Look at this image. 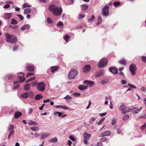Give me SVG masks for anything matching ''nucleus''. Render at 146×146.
Listing matches in <instances>:
<instances>
[{"mask_svg": "<svg viewBox=\"0 0 146 146\" xmlns=\"http://www.w3.org/2000/svg\"><path fill=\"white\" fill-rule=\"evenodd\" d=\"M48 9L49 11H52L53 13L56 15H60L62 12V9L61 7H57L54 5H50Z\"/></svg>", "mask_w": 146, "mask_h": 146, "instance_id": "f257e3e1", "label": "nucleus"}, {"mask_svg": "<svg viewBox=\"0 0 146 146\" xmlns=\"http://www.w3.org/2000/svg\"><path fill=\"white\" fill-rule=\"evenodd\" d=\"M6 41L7 42L11 43H15L17 40L16 36L13 35H11L9 33H6L5 35Z\"/></svg>", "mask_w": 146, "mask_h": 146, "instance_id": "f03ea898", "label": "nucleus"}, {"mask_svg": "<svg viewBox=\"0 0 146 146\" xmlns=\"http://www.w3.org/2000/svg\"><path fill=\"white\" fill-rule=\"evenodd\" d=\"M108 62L107 59L106 58H103L98 62V67L99 68L104 67L106 66Z\"/></svg>", "mask_w": 146, "mask_h": 146, "instance_id": "7ed1b4c3", "label": "nucleus"}, {"mask_svg": "<svg viewBox=\"0 0 146 146\" xmlns=\"http://www.w3.org/2000/svg\"><path fill=\"white\" fill-rule=\"evenodd\" d=\"M78 72L76 69H72L69 72L68 77L70 79L74 78L77 75Z\"/></svg>", "mask_w": 146, "mask_h": 146, "instance_id": "20e7f679", "label": "nucleus"}, {"mask_svg": "<svg viewBox=\"0 0 146 146\" xmlns=\"http://www.w3.org/2000/svg\"><path fill=\"white\" fill-rule=\"evenodd\" d=\"M136 70L137 67L135 65L133 64H131L129 67V70L133 76L135 75Z\"/></svg>", "mask_w": 146, "mask_h": 146, "instance_id": "39448f33", "label": "nucleus"}, {"mask_svg": "<svg viewBox=\"0 0 146 146\" xmlns=\"http://www.w3.org/2000/svg\"><path fill=\"white\" fill-rule=\"evenodd\" d=\"M45 85L43 82H39L37 85V89L39 91H43L45 90Z\"/></svg>", "mask_w": 146, "mask_h": 146, "instance_id": "423d86ee", "label": "nucleus"}, {"mask_svg": "<svg viewBox=\"0 0 146 146\" xmlns=\"http://www.w3.org/2000/svg\"><path fill=\"white\" fill-rule=\"evenodd\" d=\"M84 137V143L85 144H88V141L89 140L91 136V135L85 133L83 134Z\"/></svg>", "mask_w": 146, "mask_h": 146, "instance_id": "0eeeda50", "label": "nucleus"}, {"mask_svg": "<svg viewBox=\"0 0 146 146\" xmlns=\"http://www.w3.org/2000/svg\"><path fill=\"white\" fill-rule=\"evenodd\" d=\"M109 6L108 5L105 6L103 8L102 10L103 15L105 16H107L108 15Z\"/></svg>", "mask_w": 146, "mask_h": 146, "instance_id": "6e6552de", "label": "nucleus"}, {"mask_svg": "<svg viewBox=\"0 0 146 146\" xmlns=\"http://www.w3.org/2000/svg\"><path fill=\"white\" fill-rule=\"evenodd\" d=\"M111 135V132L109 131H105L103 133H100L99 135V137H102L104 136H110Z\"/></svg>", "mask_w": 146, "mask_h": 146, "instance_id": "1a4fd4ad", "label": "nucleus"}, {"mask_svg": "<svg viewBox=\"0 0 146 146\" xmlns=\"http://www.w3.org/2000/svg\"><path fill=\"white\" fill-rule=\"evenodd\" d=\"M83 84H86L88 87H91L94 84L93 81L90 80H86L84 82Z\"/></svg>", "mask_w": 146, "mask_h": 146, "instance_id": "9d476101", "label": "nucleus"}, {"mask_svg": "<svg viewBox=\"0 0 146 146\" xmlns=\"http://www.w3.org/2000/svg\"><path fill=\"white\" fill-rule=\"evenodd\" d=\"M91 66L88 64L86 65L83 68V71L84 72H88L91 70Z\"/></svg>", "mask_w": 146, "mask_h": 146, "instance_id": "9b49d317", "label": "nucleus"}, {"mask_svg": "<svg viewBox=\"0 0 146 146\" xmlns=\"http://www.w3.org/2000/svg\"><path fill=\"white\" fill-rule=\"evenodd\" d=\"M12 14V13H5L4 14L3 17L6 20L8 19L11 18Z\"/></svg>", "mask_w": 146, "mask_h": 146, "instance_id": "f8f14e48", "label": "nucleus"}, {"mask_svg": "<svg viewBox=\"0 0 146 146\" xmlns=\"http://www.w3.org/2000/svg\"><path fill=\"white\" fill-rule=\"evenodd\" d=\"M26 69L28 71H33L34 70V67L33 65L29 64L26 66Z\"/></svg>", "mask_w": 146, "mask_h": 146, "instance_id": "ddd939ff", "label": "nucleus"}, {"mask_svg": "<svg viewBox=\"0 0 146 146\" xmlns=\"http://www.w3.org/2000/svg\"><path fill=\"white\" fill-rule=\"evenodd\" d=\"M110 71L115 74L117 73V70L115 67H110L109 68Z\"/></svg>", "mask_w": 146, "mask_h": 146, "instance_id": "4468645a", "label": "nucleus"}, {"mask_svg": "<svg viewBox=\"0 0 146 146\" xmlns=\"http://www.w3.org/2000/svg\"><path fill=\"white\" fill-rule=\"evenodd\" d=\"M140 111L137 107L133 108L132 109V112L133 113H138Z\"/></svg>", "mask_w": 146, "mask_h": 146, "instance_id": "2eb2a0df", "label": "nucleus"}, {"mask_svg": "<svg viewBox=\"0 0 146 146\" xmlns=\"http://www.w3.org/2000/svg\"><path fill=\"white\" fill-rule=\"evenodd\" d=\"M104 70H102L100 72H97L96 73L95 76L96 77L101 76L103 75L104 73Z\"/></svg>", "mask_w": 146, "mask_h": 146, "instance_id": "dca6fc26", "label": "nucleus"}, {"mask_svg": "<svg viewBox=\"0 0 146 146\" xmlns=\"http://www.w3.org/2000/svg\"><path fill=\"white\" fill-rule=\"evenodd\" d=\"M50 135V134L47 133H43L41 135V137H40V139H43L46 137H48Z\"/></svg>", "mask_w": 146, "mask_h": 146, "instance_id": "f3484780", "label": "nucleus"}, {"mask_svg": "<svg viewBox=\"0 0 146 146\" xmlns=\"http://www.w3.org/2000/svg\"><path fill=\"white\" fill-rule=\"evenodd\" d=\"M49 142L53 143H56L58 141V139L56 137H55L53 138L50 139L48 141Z\"/></svg>", "mask_w": 146, "mask_h": 146, "instance_id": "a211bd4d", "label": "nucleus"}, {"mask_svg": "<svg viewBox=\"0 0 146 146\" xmlns=\"http://www.w3.org/2000/svg\"><path fill=\"white\" fill-rule=\"evenodd\" d=\"M88 86L84 85H81L79 86L78 88L81 90H83L87 89Z\"/></svg>", "mask_w": 146, "mask_h": 146, "instance_id": "6ab92c4d", "label": "nucleus"}, {"mask_svg": "<svg viewBox=\"0 0 146 146\" xmlns=\"http://www.w3.org/2000/svg\"><path fill=\"white\" fill-rule=\"evenodd\" d=\"M22 114V113L21 112L19 111L17 112L14 114L15 118H18Z\"/></svg>", "mask_w": 146, "mask_h": 146, "instance_id": "aec40b11", "label": "nucleus"}, {"mask_svg": "<svg viewBox=\"0 0 146 146\" xmlns=\"http://www.w3.org/2000/svg\"><path fill=\"white\" fill-rule=\"evenodd\" d=\"M31 7V5L29 4L28 3H24L22 5V8L23 9L25 8L26 7Z\"/></svg>", "mask_w": 146, "mask_h": 146, "instance_id": "412c9836", "label": "nucleus"}, {"mask_svg": "<svg viewBox=\"0 0 146 146\" xmlns=\"http://www.w3.org/2000/svg\"><path fill=\"white\" fill-rule=\"evenodd\" d=\"M59 67L57 66H54L52 67L51 68V70L52 72H54L55 71H56L58 70Z\"/></svg>", "mask_w": 146, "mask_h": 146, "instance_id": "4be33fe9", "label": "nucleus"}, {"mask_svg": "<svg viewBox=\"0 0 146 146\" xmlns=\"http://www.w3.org/2000/svg\"><path fill=\"white\" fill-rule=\"evenodd\" d=\"M119 63L123 65H126V63L125 60L124 59H122L119 60Z\"/></svg>", "mask_w": 146, "mask_h": 146, "instance_id": "5701e85b", "label": "nucleus"}, {"mask_svg": "<svg viewBox=\"0 0 146 146\" xmlns=\"http://www.w3.org/2000/svg\"><path fill=\"white\" fill-rule=\"evenodd\" d=\"M125 108V106L123 104H121L119 108V110L121 111V112L122 114Z\"/></svg>", "mask_w": 146, "mask_h": 146, "instance_id": "b1692460", "label": "nucleus"}, {"mask_svg": "<svg viewBox=\"0 0 146 146\" xmlns=\"http://www.w3.org/2000/svg\"><path fill=\"white\" fill-rule=\"evenodd\" d=\"M43 98V96L41 94L36 95L35 97V99L36 100H40Z\"/></svg>", "mask_w": 146, "mask_h": 146, "instance_id": "393cba45", "label": "nucleus"}, {"mask_svg": "<svg viewBox=\"0 0 146 146\" xmlns=\"http://www.w3.org/2000/svg\"><path fill=\"white\" fill-rule=\"evenodd\" d=\"M31 11V9L30 8L25 9L24 10V14H27L29 13Z\"/></svg>", "mask_w": 146, "mask_h": 146, "instance_id": "a878e982", "label": "nucleus"}, {"mask_svg": "<svg viewBox=\"0 0 146 146\" xmlns=\"http://www.w3.org/2000/svg\"><path fill=\"white\" fill-rule=\"evenodd\" d=\"M131 109L130 108H125L123 112V114H125L127 112H129L131 111Z\"/></svg>", "mask_w": 146, "mask_h": 146, "instance_id": "bb28decb", "label": "nucleus"}, {"mask_svg": "<svg viewBox=\"0 0 146 146\" xmlns=\"http://www.w3.org/2000/svg\"><path fill=\"white\" fill-rule=\"evenodd\" d=\"M30 94L28 92H25L23 93L22 95V97L24 98H27L29 96Z\"/></svg>", "mask_w": 146, "mask_h": 146, "instance_id": "cd10ccee", "label": "nucleus"}, {"mask_svg": "<svg viewBox=\"0 0 146 146\" xmlns=\"http://www.w3.org/2000/svg\"><path fill=\"white\" fill-rule=\"evenodd\" d=\"M31 129L34 131H37L39 130V127L37 126L33 127L31 128Z\"/></svg>", "mask_w": 146, "mask_h": 146, "instance_id": "c85d7f7f", "label": "nucleus"}, {"mask_svg": "<svg viewBox=\"0 0 146 146\" xmlns=\"http://www.w3.org/2000/svg\"><path fill=\"white\" fill-rule=\"evenodd\" d=\"M64 99H65L70 100V101L68 100H66V101L68 102H71V100L72 99V98L71 96H70L69 95H67L66 96H65V97H64Z\"/></svg>", "mask_w": 146, "mask_h": 146, "instance_id": "c756f323", "label": "nucleus"}, {"mask_svg": "<svg viewBox=\"0 0 146 146\" xmlns=\"http://www.w3.org/2000/svg\"><path fill=\"white\" fill-rule=\"evenodd\" d=\"M30 84H27L24 86V89L26 90H30Z\"/></svg>", "mask_w": 146, "mask_h": 146, "instance_id": "7c9ffc66", "label": "nucleus"}, {"mask_svg": "<svg viewBox=\"0 0 146 146\" xmlns=\"http://www.w3.org/2000/svg\"><path fill=\"white\" fill-rule=\"evenodd\" d=\"M18 83H19V82L18 81H16L14 82V84H17V85L13 86V90L16 89L19 87V85L18 84Z\"/></svg>", "mask_w": 146, "mask_h": 146, "instance_id": "2f4dec72", "label": "nucleus"}, {"mask_svg": "<svg viewBox=\"0 0 146 146\" xmlns=\"http://www.w3.org/2000/svg\"><path fill=\"white\" fill-rule=\"evenodd\" d=\"M81 7L83 10H86L88 8V6L87 5H83L81 6Z\"/></svg>", "mask_w": 146, "mask_h": 146, "instance_id": "473e14b6", "label": "nucleus"}, {"mask_svg": "<svg viewBox=\"0 0 146 146\" xmlns=\"http://www.w3.org/2000/svg\"><path fill=\"white\" fill-rule=\"evenodd\" d=\"M70 38V36L68 34L66 35L64 37V39L68 42L69 40H68Z\"/></svg>", "mask_w": 146, "mask_h": 146, "instance_id": "72a5a7b5", "label": "nucleus"}, {"mask_svg": "<svg viewBox=\"0 0 146 146\" xmlns=\"http://www.w3.org/2000/svg\"><path fill=\"white\" fill-rule=\"evenodd\" d=\"M18 23V22L17 21L15 20V19H12L11 20V24H12V25H16Z\"/></svg>", "mask_w": 146, "mask_h": 146, "instance_id": "f704fd0d", "label": "nucleus"}, {"mask_svg": "<svg viewBox=\"0 0 146 146\" xmlns=\"http://www.w3.org/2000/svg\"><path fill=\"white\" fill-rule=\"evenodd\" d=\"M29 125H37L38 124V123L37 122L33 121H30L28 123Z\"/></svg>", "mask_w": 146, "mask_h": 146, "instance_id": "c9c22d12", "label": "nucleus"}, {"mask_svg": "<svg viewBox=\"0 0 146 146\" xmlns=\"http://www.w3.org/2000/svg\"><path fill=\"white\" fill-rule=\"evenodd\" d=\"M102 19L101 17L99 16L98 17V22L97 23V25H99L102 22Z\"/></svg>", "mask_w": 146, "mask_h": 146, "instance_id": "e433bc0d", "label": "nucleus"}, {"mask_svg": "<svg viewBox=\"0 0 146 146\" xmlns=\"http://www.w3.org/2000/svg\"><path fill=\"white\" fill-rule=\"evenodd\" d=\"M24 76V74L22 72H20L18 74V77L19 78H23Z\"/></svg>", "mask_w": 146, "mask_h": 146, "instance_id": "4c0bfd02", "label": "nucleus"}, {"mask_svg": "<svg viewBox=\"0 0 146 146\" xmlns=\"http://www.w3.org/2000/svg\"><path fill=\"white\" fill-rule=\"evenodd\" d=\"M13 74H9L7 75L6 77V79H7L8 80L11 79L13 76Z\"/></svg>", "mask_w": 146, "mask_h": 146, "instance_id": "58836bf2", "label": "nucleus"}, {"mask_svg": "<svg viewBox=\"0 0 146 146\" xmlns=\"http://www.w3.org/2000/svg\"><path fill=\"white\" fill-rule=\"evenodd\" d=\"M129 115H125L123 117V119L124 121H125L129 119Z\"/></svg>", "mask_w": 146, "mask_h": 146, "instance_id": "ea45409f", "label": "nucleus"}, {"mask_svg": "<svg viewBox=\"0 0 146 146\" xmlns=\"http://www.w3.org/2000/svg\"><path fill=\"white\" fill-rule=\"evenodd\" d=\"M95 17L94 15H92L91 18L88 20V22H92V21H93L95 18Z\"/></svg>", "mask_w": 146, "mask_h": 146, "instance_id": "a19ab883", "label": "nucleus"}, {"mask_svg": "<svg viewBox=\"0 0 146 146\" xmlns=\"http://www.w3.org/2000/svg\"><path fill=\"white\" fill-rule=\"evenodd\" d=\"M140 90L143 92H146V89L144 87H142L141 88Z\"/></svg>", "mask_w": 146, "mask_h": 146, "instance_id": "79ce46f5", "label": "nucleus"}, {"mask_svg": "<svg viewBox=\"0 0 146 146\" xmlns=\"http://www.w3.org/2000/svg\"><path fill=\"white\" fill-rule=\"evenodd\" d=\"M120 2H118V1L115 2L113 3V4L115 7H117V6L119 5H120Z\"/></svg>", "mask_w": 146, "mask_h": 146, "instance_id": "37998d69", "label": "nucleus"}, {"mask_svg": "<svg viewBox=\"0 0 146 146\" xmlns=\"http://www.w3.org/2000/svg\"><path fill=\"white\" fill-rule=\"evenodd\" d=\"M141 58L143 62L145 63H146V56H141Z\"/></svg>", "mask_w": 146, "mask_h": 146, "instance_id": "c03bdc74", "label": "nucleus"}, {"mask_svg": "<svg viewBox=\"0 0 146 146\" xmlns=\"http://www.w3.org/2000/svg\"><path fill=\"white\" fill-rule=\"evenodd\" d=\"M14 126L12 125H11L9 128V129L10 131L14 130Z\"/></svg>", "mask_w": 146, "mask_h": 146, "instance_id": "a18cd8bd", "label": "nucleus"}, {"mask_svg": "<svg viewBox=\"0 0 146 146\" xmlns=\"http://www.w3.org/2000/svg\"><path fill=\"white\" fill-rule=\"evenodd\" d=\"M96 117H92L90 119V122L92 123L93 121H94L96 119Z\"/></svg>", "mask_w": 146, "mask_h": 146, "instance_id": "49530a36", "label": "nucleus"}, {"mask_svg": "<svg viewBox=\"0 0 146 146\" xmlns=\"http://www.w3.org/2000/svg\"><path fill=\"white\" fill-rule=\"evenodd\" d=\"M17 16L20 19L21 21H22L23 20L24 17L22 15L17 14Z\"/></svg>", "mask_w": 146, "mask_h": 146, "instance_id": "de8ad7c7", "label": "nucleus"}, {"mask_svg": "<svg viewBox=\"0 0 146 146\" xmlns=\"http://www.w3.org/2000/svg\"><path fill=\"white\" fill-rule=\"evenodd\" d=\"M47 21L48 23L49 24H51L53 23L51 19L50 18H48L47 19Z\"/></svg>", "mask_w": 146, "mask_h": 146, "instance_id": "09e8293b", "label": "nucleus"}, {"mask_svg": "<svg viewBox=\"0 0 146 146\" xmlns=\"http://www.w3.org/2000/svg\"><path fill=\"white\" fill-rule=\"evenodd\" d=\"M106 137H104L100 139V141L101 142H105L106 141Z\"/></svg>", "mask_w": 146, "mask_h": 146, "instance_id": "8fccbe9b", "label": "nucleus"}, {"mask_svg": "<svg viewBox=\"0 0 146 146\" xmlns=\"http://www.w3.org/2000/svg\"><path fill=\"white\" fill-rule=\"evenodd\" d=\"M105 119V118H102V119H100L98 123V125H100V124H101L102 123V121Z\"/></svg>", "mask_w": 146, "mask_h": 146, "instance_id": "3c124183", "label": "nucleus"}, {"mask_svg": "<svg viewBox=\"0 0 146 146\" xmlns=\"http://www.w3.org/2000/svg\"><path fill=\"white\" fill-rule=\"evenodd\" d=\"M108 81L107 80H102L101 82V83L102 84H105L107 83Z\"/></svg>", "mask_w": 146, "mask_h": 146, "instance_id": "603ef678", "label": "nucleus"}, {"mask_svg": "<svg viewBox=\"0 0 146 146\" xmlns=\"http://www.w3.org/2000/svg\"><path fill=\"white\" fill-rule=\"evenodd\" d=\"M74 96L77 97L81 95V94L78 93H74L73 94Z\"/></svg>", "mask_w": 146, "mask_h": 146, "instance_id": "864d4df0", "label": "nucleus"}, {"mask_svg": "<svg viewBox=\"0 0 146 146\" xmlns=\"http://www.w3.org/2000/svg\"><path fill=\"white\" fill-rule=\"evenodd\" d=\"M116 120L115 119H113L111 122L112 125H115L116 124Z\"/></svg>", "mask_w": 146, "mask_h": 146, "instance_id": "5fc2aeb1", "label": "nucleus"}, {"mask_svg": "<svg viewBox=\"0 0 146 146\" xmlns=\"http://www.w3.org/2000/svg\"><path fill=\"white\" fill-rule=\"evenodd\" d=\"M63 23L61 21H60L57 24V26L59 27L60 26H63Z\"/></svg>", "mask_w": 146, "mask_h": 146, "instance_id": "6e6d98bb", "label": "nucleus"}, {"mask_svg": "<svg viewBox=\"0 0 146 146\" xmlns=\"http://www.w3.org/2000/svg\"><path fill=\"white\" fill-rule=\"evenodd\" d=\"M33 111V110L32 108H30L29 109V111L28 112V113L29 115L31 114V113H32Z\"/></svg>", "mask_w": 146, "mask_h": 146, "instance_id": "4d7b16f0", "label": "nucleus"}, {"mask_svg": "<svg viewBox=\"0 0 146 146\" xmlns=\"http://www.w3.org/2000/svg\"><path fill=\"white\" fill-rule=\"evenodd\" d=\"M25 25L26 29H27L28 30H29L30 29V26L29 25L26 24Z\"/></svg>", "mask_w": 146, "mask_h": 146, "instance_id": "13d9d810", "label": "nucleus"}, {"mask_svg": "<svg viewBox=\"0 0 146 146\" xmlns=\"http://www.w3.org/2000/svg\"><path fill=\"white\" fill-rule=\"evenodd\" d=\"M10 6V5L9 4H7L5 5L3 7V8L4 9H7L9 8Z\"/></svg>", "mask_w": 146, "mask_h": 146, "instance_id": "bf43d9fd", "label": "nucleus"}, {"mask_svg": "<svg viewBox=\"0 0 146 146\" xmlns=\"http://www.w3.org/2000/svg\"><path fill=\"white\" fill-rule=\"evenodd\" d=\"M128 85H129V86L131 87V88H136V87L134 86L132 84H128Z\"/></svg>", "mask_w": 146, "mask_h": 146, "instance_id": "052dcab7", "label": "nucleus"}, {"mask_svg": "<svg viewBox=\"0 0 146 146\" xmlns=\"http://www.w3.org/2000/svg\"><path fill=\"white\" fill-rule=\"evenodd\" d=\"M146 127V122L144 124L142 125L141 127V129H144Z\"/></svg>", "mask_w": 146, "mask_h": 146, "instance_id": "680f3d73", "label": "nucleus"}, {"mask_svg": "<svg viewBox=\"0 0 146 146\" xmlns=\"http://www.w3.org/2000/svg\"><path fill=\"white\" fill-rule=\"evenodd\" d=\"M69 138L70 139L72 140V141H75V138L73 136H70L69 137Z\"/></svg>", "mask_w": 146, "mask_h": 146, "instance_id": "e2e57ef3", "label": "nucleus"}, {"mask_svg": "<svg viewBox=\"0 0 146 146\" xmlns=\"http://www.w3.org/2000/svg\"><path fill=\"white\" fill-rule=\"evenodd\" d=\"M18 46L15 45V47L13 48V51H15L17 50L18 49Z\"/></svg>", "mask_w": 146, "mask_h": 146, "instance_id": "0e129e2a", "label": "nucleus"}, {"mask_svg": "<svg viewBox=\"0 0 146 146\" xmlns=\"http://www.w3.org/2000/svg\"><path fill=\"white\" fill-rule=\"evenodd\" d=\"M35 77H34L33 78H30V79L26 81V82H28L30 81H31V80H33L35 79Z\"/></svg>", "mask_w": 146, "mask_h": 146, "instance_id": "69168bd1", "label": "nucleus"}, {"mask_svg": "<svg viewBox=\"0 0 146 146\" xmlns=\"http://www.w3.org/2000/svg\"><path fill=\"white\" fill-rule=\"evenodd\" d=\"M50 100L48 98L46 100H44L43 102L44 103H45L46 102H50Z\"/></svg>", "mask_w": 146, "mask_h": 146, "instance_id": "338daca9", "label": "nucleus"}, {"mask_svg": "<svg viewBox=\"0 0 146 146\" xmlns=\"http://www.w3.org/2000/svg\"><path fill=\"white\" fill-rule=\"evenodd\" d=\"M121 82L122 84H125L127 83V81L124 80H121Z\"/></svg>", "mask_w": 146, "mask_h": 146, "instance_id": "774afa93", "label": "nucleus"}]
</instances>
